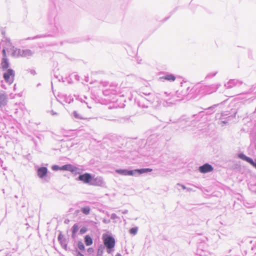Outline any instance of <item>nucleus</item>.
<instances>
[{
    "label": "nucleus",
    "mask_w": 256,
    "mask_h": 256,
    "mask_svg": "<svg viewBox=\"0 0 256 256\" xmlns=\"http://www.w3.org/2000/svg\"><path fill=\"white\" fill-rule=\"evenodd\" d=\"M32 54L31 51L29 50H21L12 47V55L16 57L26 56Z\"/></svg>",
    "instance_id": "obj_1"
},
{
    "label": "nucleus",
    "mask_w": 256,
    "mask_h": 256,
    "mask_svg": "<svg viewBox=\"0 0 256 256\" xmlns=\"http://www.w3.org/2000/svg\"><path fill=\"white\" fill-rule=\"evenodd\" d=\"M102 240L104 246L108 250H110L114 247L116 242L112 236L108 235L103 236Z\"/></svg>",
    "instance_id": "obj_2"
},
{
    "label": "nucleus",
    "mask_w": 256,
    "mask_h": 256,
    "mask_svg": "<svg viewBox=\"0 0 256 256\" xmlns=\"http://www.w3.org/2000/svg\"><path fill=\"white\" fill-rule=\"evenodd\" d=\"M14 71L12 69L9 68L4 73L3 76L6 82L10 84L14 81Z\"/></svg>",
    "instance_id": "obj_3"
},
{
    "label": "nucleus",
    "mask_w": 256,
    "mask_h": 256,
    "mask_svg": "<svg viewBox=\"0 0 256 256\" xmlns=\"http://www.w3.org/2000/svg\"><path fill=\"white\" fill-rule=\"evenodd\" d=\"M78 180L82 181L84 183H89L92 180V177L90 174L86 173L84 174L80 175Z\"/></svg>",
    "instance_id": "obj_4"
},
{
    "label": "nucleus",
    "mask_w": 256,
    "mask_h": 256,
    "mask_svg": "<svg viewBox=\"0 0 256 256\" xmlns=\"http://www.w3.org/2000/svg\"><path fill=\"white\" fill-rule=\"evenodd\" d=\"M199 170L202 173H206L212 171L213 168L211 165L206 164L199 168Z\"/></svg>",
    "instance_id": "obj_5"
},
{
    "label": "nucleus",
    "mask_w": 256,
    "mask_h": 256,
    "mask_svg": "<svg viewBox=\"0 0 256 256\" xmlns=\"http://www.w3.org/2000/svg\"><path fill=\"white\" fill-rule=\"evenodd\" d=\"M8 102V98L4 92H0V107L5 106Z\"/></svg>",
    "instance_id": "obj_6"
},
{
    "label": "nucleus",
    "mask_w": 256,
    "mask_h": 256,
    "mask_svg": "<svg viewBox=\"0 0 256 256\" xmlns=\"http://www.w3.org/2000/svg\"><path fill=\"white\" fill-rule=\"evenodd\" d=\"M77 170V168L72 166L70 164L64 165L60 168V170H68L71 172H76Z\"/></svg>",
    "instance_id": "obj_7"
},
{
    "label": "nucleus",
    "mask_w": 256,
    "mask_h": 256,
    "mask_svg": "<svg viewBox=\"0 0 256 256\" xmlns=\"http://www.w3.org/2000/svg\"><path fill=\"white\" fill-rule=\"evenodd\" d=\"M116 172L124 176H132L134 174L133 170H116Z\"/></svg>",
    "instance_id": "obj_8"
},
{
    "label": "nucleus",
    "mask_w": 256,
    "mask_h": 256,
    "mask_svg": "<svg viewBox=\"0 0 256 256\" xmlns=\"http://www.w3.org/2000/svg\"><path fill=\"white\" fill-rule=\"evenodd\" d=\"M47 171L46 167H41L38 169V175L40 178H42L46 176Z\"/></svg>",
    "instance_id": "obj_9"
},
{
    "label": "nucleus",
    "mask_w": 256,
    "mask_h": 256,
    "mask_svg": "<svg viewBox=\"0 0 256 256\" xmlns=\"http://www.w3.org/2000/svg\"><path fill=\"white\" fill-rule=\"evenodd\" d=\"M1 66L3 70H7L9 67V64L6 58H3L1 63Z\"/></svg>",
    "instance_id": "obj_10"
},
{
    "label": "nucleus",
    "mask_w": 256,
    "mask_h": 256,
    "mask_svg": "<svg viewBox=\"0 0 256 256\" xmlns=\"http://www.w3.org/2000/svg\"><path fill=\"white\" fill-rule=\"evenodd\" d=\"M162 79L169 80V81H174L176 77L173 74H169L161 78Z\"/></svg>",
    "instance_id": "obj_11"
},
{
    "label": "nucleus",
    "mask_w": 256,
    "mask_h": 256,
    "mask_svg": "<svg viewBox=\"0 0 256 256\" xmlns=\"http://www.w3.org/2000/svg\"><path fill=\"white\" fill-rule=\"evenodd\" d=\"M84 240H84L85 244L86 246H90V245L92 244V240L90 236L86 235L85 236Z\"/></svg>",
    "instance_id": "obj_12"
},
{
    "label": "nucleus",
    "mask_w": 256,
    "mask_h": 256,
    "mask_svg": "<svg viewBox=\"0 0 256 256\" xmlns=\"http://www.w3.org/2000/svg\"><path fill=\"white\" fill-rule=\"evenodd\" d=\"M152 170V168H142L140 170H136L134 171L138 172L140 174H143L148 172H151Z\"/></svg>",
    "instance_id": "obj_13"
},
{
    "label": "nucleus",
    "mask_w": 256,
    "mask_h": 256,
    "mask_svg": "<svg viewBox=\"0 0 256 256\" xmlns=\"http://www.w3.org/2000/svg\"><path fill=\"white\" fill-rule=\"evenodd\" d=\"M244 160H245L246 162H249L256 168V162H254L251 158L245 156Z\"/></svg>",
    "instance_id": "obj_14"
},
{
    "label": "nucleus",
    "mask_w": 256,
    "mask_h": 256,
    "mask_svg": "<svg viewBox=\"0 0 256 256\" xmlns=\"http://www.w3.org/2000/svg\"><path fill=\"white\" fill-rule=\"evenodd\" d=\"M82 212L85 214H88L90 210V208L89 206H86L82 208L81 209Z\"/></svg>",
    "instance_id": "obj_15"
},
{
    "label": "nucleus",
    "mask_w": 256,
    "mask_h": 256,
    "mask_svg": "<svg viewBox=\"0 0 256 256\" xmlns=\"http://www.w3.org/2000/svg\"><path fill=\"white\" fill-rule=\"evenodd\" d=\"M138 232V228H133L130 229V232L134 235H135Z\"/></svg>",
    "instance_id": "obj_16"
},
{
    "label": "nucleus",
    "mask_w": 256,
    "mask_h": 256,
    "mask_svg": "<svg viewBox=\"0 0 256 256\" xmlns=\"http://www.w3.org/2000/svg\"><path fill=\"white\" fill-rule=\"evenodd\" d=\"M78 230V226L77 224H74L72 226V233L76 234Z\"/></svg>",
    "instance_id": "obj_17"
},
{
    "label": "nucleus",
    "mask_w": 256,
    "mask_h": 256,
    "mask_svg": "<svg viewBox=\"0 0 256 256\" xmlns=\"http://www.w3.org/2000/svg\"><path fill=\"white\" fill-rule=\"evenodd\" d=\"M78 248H79L80 250H84V246L83 243L81 242H78Z\"/></svg>",
    "instance_id": "obj_18"
},
{
    "label": "nucleus",
    "mask_w": 256,
    "mask_h": 256,
    "mask_svg": "<svg viewBox=\"0 0 256 256\" xmlns=\"http://www.w3.org/2000/svg\"><path fill=\"white\" fill-rule=\"evenodd\" d=\"M88 252L90 254H92L94 252V250L92 248H90L88 249Z\"/></svg>",
    "instance_id": "obj_19"
},
{
    "label": "nucleus",
    "mask_w": 256,
    "mask_h": 256,
    "mask_svg": "<svg viewBox=\"0 0 256 256\" xmlns=\"http://www.w3.org/2000/svg\"><path fill=\"white\" fill-rule=\"evenodd\" d=\"M76 256H84V254H82V253H80L78 250H76Z\"/></svg>",
    "instance_id": "obj_20"
},
{
    "label": "nucleus",
    "mask_w": 256,
    "mask_h": 256,
    "mask_svg": "<svg viewBox=\"0 0 256 256\" xmlns=\"http://www.w3.org/2000/svg\"><path fill=\"white\" fill-rule=\"evenodd\" d=\"M60 167H59V166H54L52 167V169H53L54 170H60Z\"/></svg>",
    "instance_id": "obj_21"
},
{
    "label": "nucleus",
    "mask_w": 256,
    "mask_h": 256,
    "mask_svg": "<svg viewBox=\"0 0 256 256\" xmlns=\"http://www.w3.org/2000/svg\"><path fill=\"white\" fill-rule=\"evenodd\" d=\"M2 54H3L4 58H6V52L4 49L2 50Z\"/></svg>",
    "instance_id": "obj_22"
},
{
    "label": "nucleus",
    "mask_w": 256,
    "mask_h": 256,
    "mask_svg": "<svg viewBox=\"0 0 256 256\" xmlns=\"http://www.w3.org/2000/svg\"><path fill=\"white\" fill-rule=\"evenodd\" d=\"M102 250L100 252V250H98V251L97 256H102Z\"/></svg>",
    "instance_id": "obj_23"
},
{
    "label": "nucleus",
    "mask_w": 256,
    "mask_h": 256,
    "mask_svg": "<svg viewBox=\"0 0 256 256\" xmlns=\"http://www.w3.org/2000/svg\"><path fill=\"white\" fill-rule=\"evenodd\" d=\"M80 232H81L82 233H83V232H86V230H83V229H81Z\"/></svg>",
    "instance_id": "obj_24"
},
{
    "label": "nucleus",
    "mask_w": 256,
    "mask_h": 256,
    "mask_svg": "<svg viewBox=\"0 0 256 256\" xmlns=\"http://www.w3.org/2000/svg\"><path fill=\"white\" fill-rule=\"evenodd\" d=\"M115 256H122L120 254H117Z\"/></svg>",
    "instance_id": "obj_25"
},
{
    "label": "nucleus",
    "mask_w": 256,
    "mask_h": 256,
    "mask_svg": "<svg viewBox=\"0 0 256 256\" xmlns=\"http://www.w3.org/2000/svg\"><path fill=\"white\" fill-rule=\"evenodd\" d=\"M108 253H110V250H108Z\"/></svg>",
    "instance_id": "obj_26"
}]
</instances>
